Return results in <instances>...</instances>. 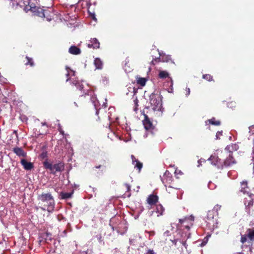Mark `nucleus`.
Wrapping results in <instances>:
<instances>
[{"label":"nucleus","instance_id":"nucleus-23","mask_svg":"<svg viewBox=\"0 0 254 254\" xmlns=\"http://www.w3.org/2000/svg\"><path fill=\"white\" fill-rule=\"evenodd\" d=\"M94 65L96 69H101L103 68V64L100 59L97 58H95L94 61Z\"/></svg>","mask_w":254,"mask_h":254},{"label":"nucleus","instance_id":"nucleus-4","mask_svg":"<svg viewBox=\"0 0 254 254\" xmlns=\"http://www.w3.org/2000/svg\"><path fill=\"white\" fill-rule=\"evenodd\" d=\"M150 103L154 111H159L162 106V97L160 94L152 93L149 96Z\"/></svg>","mask_w":254,"mask_h":254},{"label":"nucleus","instance_id":"nucleus-9","mask_svg":"<svg viewBox=\"0 0 254 254\" xmlns=\"http://www.w3.org/2000/svg\"><path fill=\"white\" fill-rule=\"evenodd\" d=\"M144 119L143 120V125L146 130H151L153 129L152 123L146 114H144Z\"/></svg>","mask_w":254,"mask_h":254},{"label":"nucleus","instance_id":"nucleus-29","mask_svg":"<svg viewBox=\"0 0 254 254\" xmlns=\"http://www.w3.org/2000/svg\"><path fill=\"white\" fill-rule=\"evenodd\" d=\"M25 58L27 60V62L25 64V65H29L30 66L32 67L34 65V63L32 58H30L28 56H26Z\"/></svg>","mask_w":254,"mask_h":254},{"label":"nucleus","instance_id":"nucleus-47","mask_svg":"<svg viewBox=\"0 0 254 254\" xmlns=\"http://www.w3.org/2000/svg\"><path fill=\"white\" fill-rule=\"evenodd\" d=\"M184 221H185V219H179V222L181 224H182Z\"/></svg>","mask_w":254,"mask_h":254},{"label":"nucleus","instance_id":"nucleus-16","mask_svg":"<svg viewBox=\"0 0 254 254\" xmlns=\"http://www.w3.org/2000/svg\"><path fill=\"white\" fill-rule=\"evenodd\" d=\"M13 152L19 157H26L27 153L21 147H14L12 149Z\"/></svg>","mask_w":254,"mask_h":254},{"label":"nucleus","instance_id":"nucleus-35","mask_svg":"<svg viewBox=\"0 0 254 254\" xmlns=\"http://www.w3.org/2000/svg\"><path fill=\"white\" fill-rule=\"evenodd\" d=\"M175 175L176 176V177L177 178H179V177L178 176V175H183V173L180 170H177V169H176L175 170Z\"/></svg>","mask_w":254,"mask_h":254},{"label":"nucleus","instance_id":"nucleus-33","mask_svg":"<svg viewBox=\"0 0 254 254\" xmlns=\"http://www.w3.org/2000/svg\"><path fill=\"white\" fill-rule=\"evenodd\" d=\"M47 157H48V155H47V151H43L40 155V157L42 159H45V160L46 159H47Z\"/></svg>","mask_w":254,"mask_h":254},{"label":"nucleus","instance_id":"nucleus-36","mask_svg":"<svg viewBox=\"0 0 254 254\" xmlns=\"http://www.w3.org/2000/svg\"><path fill=\"white\" fill-rule=\"evenodd\" d=\"M75 86L77 88H78L80 90H81L83 88V85H81L79 82H76L75 83Z\"/></svg>","mask_w":254,"mask_h":254},{"label":"nucleus","instance_id":"nucleus-42","mask_svg":"<svg viewBox=\"0 0 254 254\" xmlns=\"http://www.w3.org/2000/svg\"><path fill=\"white\" fill-rule=\"evenodd\" d=\"M135 107L134 108V111L136 112L138 110V109H137L138 104H137V101H135Z\"/></svg>","mask_w":254,"mask_h":254},{"label":"nucleus","instance_id":"nucleus-25","mask_svg":"<svg viewBox=\"0 0 254 254\" xmlns=\"http://www.w3.org/2000/svg\"><path fill=\"white\" fill-rule=\"evenodd\" d=\"M248 239L251 241H254V229H248L247 230Z\"/></svg>","mask_w":254,"mask_h":254},{"label":"nucleus","instance_id":"nucleus-50","mask_svg":"<svg viewBox=\"0 0 254 254\" xmlns=\"http://www.w3.org/2000/svg\"><path fill=\"white\" fill-rule=\"evenodd\" d=\"M68 75H69V74H68V73H67V74H66V75H67V76H68Z\"/></svg>","mask_w":254,"mask_h":254},{"label":"nucleus","instance_id":"nucleus-46","mask_svg":"<svg viewBox=\"0 0 254 254\" xmlns=\"http://www.w3.org/2000/svg\"><path fill=\"white\" fill-rule=\"evenodd\" d=\"M169 233H170V232L169 231H166L165 232H164V235L168 236V235H169Z\"/></svg>","mask_w":254,"mask_h":254},{"label":"nucleus","instance_id":"nucleus-43","mask_svg":"<svg viewBox=\"0 0 254 254\" xmlns=\"http://www.w3.org/2000/svg\"><path fill=\"white\" fill-rule=\"evenodd\" d=\"M101 167H104V168H105V166L104 165H99L98 166H96L95 167V168L96 169H99V168H101Z\"/></svg>","mask_w":254,"mask_h":254},{"label":"nucleus","instance_id":"nucleus-10","mask_svg":"<svg viewBox=\"0 0 254 254\" xmlns=\"http://www.w3.org/2000/svg\"><path fill=\"white\" fill-rule=\"evenodd\" d=\"M33 13L34 15L43 17L44 14H43V11L44 9L43 8H41L40 7L38 6H34L31 7L30 6V8L29 9Z\"/></svg>","mask_w":254,"mask_h":254},{"label":"nucleus","instance_id":"nucleus-27","mask_svg":"<svg viewBox=\"0 0 254 254\" xmlns=\"http://www.w3.org/2000/svg\"><path fill=\"white\" fill-rule=\"evenodd\" d=\"M156 212L159 214L158 216H159L163 214L165 209L161 204H158L156 205Z\"/></svg>","mask_w":254,"mask_h":254},{"label":"nucleus","instance_id":"nucleus-30","mask_svg":"<svg viewBox=\"0 0 254 254\" xmlns=\"http://www.w3.org/2000/svg\"><path fill=\"white\" fill-rule=\"evenodd\" d=\"M202 78L208 81H213V76L209 74H205L202 75Z\"/></svg>","mask_w":254,"mask_h":254},{"label":"nucleus","instance_id":"nucleus-31","mask_svg":"<svg viewBox=\"0 0 254 254\" xmlns=\"http://www.w3.org/2000/svg\"><path fill=\"white\" fill-rule=\"evenodd\" d=\"M221 208V205H220L219 204H216L214 206L213 209H212L211 210L213 211V212H214L217 215L218 212L219 210H220Z\"/></svg>","mask_w":254,"mask_h":254},{"label":"nucleus","instance_id":"nucleus-48","mask_svg":"<svg viewBox=\"0 0 254 254\" xmlns=\"http://www.w3.org/2000/svg\"><path fill=\"white\" fill-rule=\"evenodd\" d=\"M44 134L43 133H42V132H40V133H38V134H37V135H42V134Z\"/></svg>","mask_w":254,"mask_h":254},{"label":"nucleus","instance_id":"nucleus-1","mask_svg":"<svg viewBox=\"0 0 254 254\" xmlns=\"http://www.w3.org/2000/svg\"><path fill=\"white\" fill-rule=\"evenodd\" d=\"M39 199L43 202H47V204H44L41 207L43 210H47L48 212H52L54 210L55 202L53 197L51 194L48 193H42L39 196Z\"/></svg>","mask_w":254,"mask_h":254},{"label":"nucleus","instance_id":"nucleus-34","mask_svg":"<svg viewBox=\"0 0 254 254\" xmlns=\"http://www.w3.org/2000/svg\"><path fill=\"white\" fill-rule=\"evenodd\" d=\"M210 236H211L210 235H207L203 239V242L201 244V246H204L207 243V242H208V239L209 237H210Z\"/></svg>","mask_w":254,"mask_h":254},{"label":"nucleus","instance_id":"nucleus-26","mask_svg":"<svg viewBox=\"0 0 254 254\" xmlns=\"http://www.w3.org/2000/svg\"><path fill=\"white\" fill-rule=\"evenodd\" d=\"M146 81L147 79L143 77H138L136 80L137 84L140 85L141 86H145Z\"/></svg>","mask_w":254,"mask_h":254},{"label":"nucleus","instance_id":"nucleus-28","mask_svg":"<svg viewBox=\"0 0 254 254\" xmlns=\"http://www.w3.org/2000/svg\"><path fill=\"white\" fill-rule=\"evenodd\" d=\"M208 122L211 125L217 126L220 125L221 124L220 121L216 120L215 118H212L211 119L208 120Z\"/></svg>","mask_w":254,"mask_h":254},{"label":"nucleus","instance_id":"nucleus-14","mask_svg":"<svg viewBox=\"0 0 254 254\" xmlns=\"http://www.w3.org/2000/svg\"><path fill=\"white\" fill-rule=\"evenodd\" d=\"M235 163V160L232 156V153H229L228 157L223 162L224 166L228 167Z\"/></svg>","mask_w":254,"mask_h":254},{"label":"nucleus","instance_id":"nucleus-6","mask_svg":"<svg viewBox=\"0 0 254 254\" xmlns=\"http://www.w3.org/2000/svg\"><path fill=\"white\" fill-rule=\"evenodd\" d=\"M208 160L212 165L218 169H222L224 167L223 162L216 155H211Z\"/></svg>","mask_w":254,"mask_h":254},{"label":"nucleus","instance_id":"nucleus-49","mask_svg":"<svg viewBox=\"0 0 254 254\" xmlns=\"http://www.w3.org/2000/svg\"><path fill=\"white\" fill-rule=\"evenodd\" d=\"M186 228H187V229H190V227H189V226H186Z\"/></svg>","mask_w":254,"mask_h":254},{"label":"nucleus","instance_id":"nucleus-18","mask_svg":"<svg viewBox=\"0 0 254 254\" xmlns=\"http://www.w3.org/2000/svg\"><path fill=\"white\" fill-rule=\"evenodd\" d=\"M158 201V197L156 195L150 194L147 199V203L150 205L155 204Z\"/></svg>","mask_w":254,"mask_h":254},{"label":"nucleus","instance_id":"nucleus-44","mask_svg":"<svg viewBox=\"0 0 254 254\" xmlns=\"http://www.w3.org/2000/svg\"><path fill=\"white\" fill-rule=\"evenodd\" d=\"M46 235L47 236V238H48L49 236H50L49 239L51 240V234L50 233H48V232H47L46 233Z\"/></svg>","mask_w":254,"mask_h":254},{"label":"nucleus","instance_id":"nucleus-19","mask_svg":"<svg viewBox=\"0 0 254 254\" xmlns=\"http://www.w3.org/2000/svg\"><path fill=\"white\" fill-rule=\"evenodd\" d=\"M169 73L165 71V70H160L159 74H158V77L161 79H164L166 77H168L170 79V86H173V80L171 77L169 76Z\"/></svg>","mask_w":254,"mask_h":254},{"label":"nucleus","instance_id":"nucleus-38","mask_svg":"<svg viewBox=\"0 0 254 254\" xmlns=\"http://www.w3.org/2000/svg\"><path fill=\"white\" fill-rule=\"evenodd\" d=\"M128 63H129V60L127 58L126 59V60L125 61V69L126 70H127V69L126 68V66H128L127 65Z\"/></svg>","mask_w":254,"mask_h":254},{"label":"nucleus","instance_id":"nucleus-11","mask_svg":"<svg viewBox=\"0 0 254 254\" xmlns=\"http://www.w3.org/2000/svg\"><path fill=\"white\" fill-rule=\"evenodd\" d=\"M90 99L88 94H85V95H81L79 96L78 99L76 102H74V104L75 105L78 107V105H82L85 103L86 101H87Z\"/></svg>","mask_w":254,"mask_h":254},{"label":"nucleus","instance_id":"nucleus-2","mask_svg":"<svg viewBox=\"0 0 254 254\" xmlns=\"http://www.w3.org/2000/svg\"><path fill=\"white\" fill-rule=\"evenodd\" d=\"M45 169L49 171L52 174H55L58 172H62L64 170V165L62 162H59L54 164L48 159H46L43 163Z\"/></svg>","mask_w":254,"mask_h":254},{"label":"nucleus","instance_id":"nucleus-24","mask_svg":"<svg viewBox=\"0 0 254 254\" xmlns=\"http://www.w3.org/2000/svg\"><path fill=\"white\" fill-rule=\"evenodd\" d=\"M73 194V191L71 192H64L62 191L60 193L61 198L63 199H66L71 197Z\"/></svg>","mask_w":254,"mask_h":254},{"label":"nucleus","instance_id":"nucleus-45","mask_svg":"<svg viewBox=\"0 0 254 254\" xmlns=\"http://www.w3.org/2000/svg\"><path fill=\"white\" fill-rule=\"evenodd\" d=\"M172 242V243L174 245H176V244H177V241L175 239H174V240H170Z\"/></svg>","mask_w":254,"mask_h":254},{"label":"nucleus","instance_id":"nucleus-41","mask_svg":"<svg viewBox=\"0 0 254 254\" xmlns=\"http://www.w3.org/2000/svg\"><path fill=\"white\" fill-rule=\"evenodd\" d=\"M186 95H189L190 94V89L189 88H186Z\"/></svg>","mask_w":254,"mask_h":254},{"label":"nucleus","instance_id":"nucleus-40","mask_svg":"<svg viewBox=\"0 0 254 254\" xmlns=\"http://www.w3.org/2000/svg\"><path fill=\"white\" fill-rule=\"evenodd\" d=\"M147 254H156L153 250L149 249L147 251Z\"/></svg>","mask_w":254,"mask_h":254},{"label":"nucleus","instance_id":"nucleus-32","mask_svg":"<svg viewBox=\"0 0 254 254\" xmlns=\"http://www.w3.org/2000/svg\"><path fill=\"white\" fill-rule=\"evenodd\" d=\"M248 238V234L242 235L240 241L242 244H244L247 241Z\"/></svg>","mask_w":254,"mask_h":254},{"label":"nucleus","instance_id":"nucleus-21","mask_svg":"<svg viewBox=\"0 0 254 254\" xmlns=\"http://www.w3.org/2000/svg\"><path fill=\"white\" fill-rule=\"evenodd\" d=\"M239 149V146L238 144H232L231 145H229L226 146L225 148V150L227 151L229 153H232L234 151H237Z\"/></svg>","mask_w":254,"mask_h":254},{"label":"nucleus","instance_id":"nucleus-13","mask_svg":"<svg viewBox=\"0 0 254 254\" xmlns=\"http://www.w3.org/2000/svg\"><path fill=\"white\" fill-rule=\"evenodd\" d=\"M87 46L89 48L98 49L100 47V43L96 38H92L87 44Z\"/></svg>","mask_w":254,"mask_h":254},{"label":"nucleus","instance_id":"nucleus-20","mask_svg":"<svg viewBox=\"0 0 254 254\" xmlns=\"http://www.w3.org/2000/svg\"><path fill=\"white\" fill-rule=\"evenodd\" d=\"M43 17L45 18L48 21H50L53 18V13L49 10L44 9Z\"/></svg>","mask_w":254,"mask_h":254},{"label":"nucleus","instance_id":"nucleus-3","mask_svg":"<svg viewBox=\"0 0 254 254\" xmlns=\"http://www.w3.org/2000/svg\"><path fill=\"white\" fill-rule=\"evenodd\" d=\"M254 194H250L247 197H245L244 203L245 206V210L250 215L254 218Z\"/></svg>","mask_w":254,"mask_h":254},{"label":"nucleus","instance_id":"nucleus-37","mask_svg":"<svg viewBox=\"0 0 254 254\" xmlns=\"http://www.w3.org/2000/svg\"><path fill=\"white\" fill-rule=\"evenodd\" d=\"M222 134V131H218L216 134V139H220V136Z\"/></svg>","mask_w":254,"mask_h":254},{"label":"nucleus","instance_id":"nucleus-22","mask_svg":"<svg viewBox=\"0 0 254 254\" xmlns=\"http://www.w3.org/2000/svg\"><path fill=\"white\" fill-rule=\"evenodd\" d=\"M68 52L70 54L72 55H79L81 53L80 49L77 47L73 45L70 46V47L68 49Z\"/></svg>","mask_w":254,"mask_h":254},{"label":"nucleus","instance_id":"nucleus-15","mask_svg":"<svg viewBox=\"0 0 254 254\" xmlns=\"http://www.w3.org/2000/svg\"><path fill=\"white\" fill-rule=\"evenodd\" d=\"M21 165L23 166L24 169L26 170H31L33 168L34 166L32 163L28 162L25 159H22L20 161Z\"/></svg>","mask_w":254,"mask_h":254},{"label":"nucleus","instance_id":"nucleus-17","mask_svg":"<svg viewBox=\"0 0 254 254\" xmlns=\"http://www.w3.org/2000/svg\"><path fill=\"white\" fill-rule=\"evenodd\" d=\"M131 158L132 163L134 165V168H136L138 170V172H140L143 166L142 163L139 162L138 159H136L133 155H131Z\"/></svg>","mask_w":254,"mask_h":254},{"label":"nucleus","instance_id":"nucleus-5","mask_svg":"<svg viewBox=\"0 0 254 254\" xmlns=\"http://www.w3.org/2000/svg\"><path fill=\"white\" fill-rule=\"evenodd\" d=\"M217 215L213 211L208 210L207 216L205 218V221L207 223V226L210 229H214L217 224V219L214 216Z\"/></svg>","mask_w":254,"mask_h":254},{"label":"nucleus","instance_id":"nucleus-7","mask_svg":"<svg viewBox=\"0 0 254 254\" xmlns=\"http://www.w3.org/2000/svg\"><path fill=\"white\" fill-rule=\"evenodd\" d=\"M162 183L166 186L172 184L173 181L172 175L168 171H166L161 178Z\"/></svg>","mask_w":254,"mask_h":254},{"label":"nucleus","instance_id":"nucleus-12","mask_svg":"<svg viewBox=\"0 0 254 254\" xmlns=\"http://www.w3.org/2000/svg\"><path fill=\"white\" fill-rule=\"evenodd\" d=\"M249 189L248 187V183L246 181H243L241 183V189H240V191L241 192H243L244 194H246V196L247 197L248 195L250 194H252V193H250L249 191Z\"/></svg>","mask_w":254,"mask_h":254},{"label":"nucleus","instance_id":"nucleus-8","mask_svg":"<svg viewBox=\"0 0 254 254\" xmlns=\"http://www.w3.org/2000/svg\"><path fill=\"white\" fill-rule=\"evenodd\" d=\"M159 62H171L172 63H173V62L172 60L171 56L163 55H161L160 58H156V59L153 60L151 61V63L155 65L156 63H158Z\"/></svg>","mask_w":254,"mask_h":254},{"label":"nucleus","instance_id":"nucleus-39","mask_svg":"<svg viewBox=\"0 0 254 254\" xmlns=\"http://www.w3.org/2000/svg\"><path fill=\"white\" fill-rule=\"evenodd\" d=\"M125 186L126 188V190H127V191H129L130 190V186L129 184H126L125 185Z\"/></svg>","mask_w":254,"mask_h":254}]
</instances>
